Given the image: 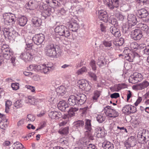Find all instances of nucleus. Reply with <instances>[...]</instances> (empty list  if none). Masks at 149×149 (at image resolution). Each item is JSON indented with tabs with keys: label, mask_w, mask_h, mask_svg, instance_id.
Segmentation results:
<instances>
[{
	"label": "nucleus",
	"mask_w": 149,
	"mask_h": 149,
	"mask_svg": "<svg viewBox=\"0 0 149 149\" xmlns=\"http://www.w3.org/2000/svg\"><path fill=\"white\" fill-rule=\"evenodd\" d=\"M56 33L60 36L67 38L70 35L68 29L65 26L60 25L57 26L54 29Z\"/></svg>",
	"instance_id": "nucleus-1"
},
{
	"label": "nucleus",
	"mask_w": 149,
	"mask_h": 149,
	"mask_svg": "<svg viewBox=\"0 0 149 149\" xmlns=\"http://www.w3.org/2000/svg\"><path fill=\"white\" fill-rule=\"evenodd\" d=\"M3 18L4 24L7 25H10L14 24L16 20L15 15L10 13L3 14Z\"/></svg>",
	"instance_id": "nucleus-2"
},
{
	"label": "nucleus",
	"mask_w": 149,
	"mask_h": 149,
	"mask_svg": "<svg viewBox=\"0 0 149 149\" xmlns=\"http://www.w3.org/2000/svg\"><path fill=\"white\" fill-rule=\"evenodd\" d=\"M85 129L86 130L85 132L86 136L93 139V137L92 134V128L91 123V120L89 119L85 120Z\"/></svg>",
	"instance_id": "nucleus-3"
},
{
	"label": "nucleus",
	"mask_w": 149,
	"mask_h": 149,
	"mask_svg": "<svg viewBox=\"0 0 149 149\" xmlns=\"http://www.w3.org/2000/svg\"><path fill=\"white\" fill-rule=\"evenodd\" d=\"M143 79V77L141 73L136 72L130 76L129 81L130 83L135 84L141 81Z\"/></svg>",
	"instance_id": "nucleus-4"
},
{
	"label": "nucleus",
	"mask_w": 149,
	"mask_h": 149,
	"mask_svg": "<svg viewBox=\"0 0 149 149\" xmlns=\"http://www.w3.org/2000/svg\"><path fill=\"white\" fill-rule=\"evenodd\" d=\"M79 86L82 90L89 91L91 89V87L88 82L85 80L81 79L78 82Z\"/></svg>",
	"instance_id": "nucleus-5"
},
{
	"label": "nucleus",
	"mask_w": 149,
	"mask_h": 149,
	"mask_svg": "<svg viewBox=\"0 0 149 149\" xmlns=\"http://www.w3.org/2000/svg\"><path fill=\"white\" fill-rule=\"evenodd\" d=\"M20 57L25 62H27L31 61L33 56L30 50H26L22 53Z\"/></svg>",
	"instance_id": "nucleus-6"
},
{
	"label": "nucleus",
	"mask_w": 149,
	"mask_h": 149,
	"mask_svg": "<svg viewBox=\"0 0 149 149\" xmlns=\"http://www.w3.org/2000/svg\"><path fill=\"white\" fill-rule=\"evenodd\" d=\"M104 112H106L108 116L110 117L115 118L119 115L118 113L116 110L111 108V107L107 106L104 108Z\"/></svg>",
	"instance_id": "nucleus-7"
},
{
	"label": "nucleus",
	"mask_w": 149,
	"mask_h": 149,
	"mask_svg": "<svg viewBox=\"0 0 149 149\" xmlns=\"http://www.w3.org/2000/svg\"><path fill=\"white\" fill-rule=\"evenodd\" d=\"M111 3L109 0H104V2L111 9H113L114 8H117L119 6V0H111Z\"/></svg>",
	"instance_id": "nucleus-8"
},
{
	"label": "nucleus",
	"mask_w": 149,
	"mask_h": 149,
	"mask_svg": "<svg viewBox=\"0 0 149 149\" xmlns=\"http://www.w3.org/2000/svg\"><path fill=\"white\" fill-rule=\"evenodd\" d=\"M44 40L45 36L41 33L36 35L32 38L34 43L38 45L41 44Z\"/></svg>",
	"instance_id": "nucleus-9"
},
{
	"label": "nucleus",
	"mask_w": 149,
	"mask_h": 149,
	"mask_svg": "<svg viewBox=\"0 0 149 149\" xmlns=\"http://www.w3.org/2000/svg\"><path fill=\"white\" fill-rule=\"evenodd\" d=\"M131 35L132 38L135 40H139L142 36V33L141 30L138 29L132 30Z\"/></svg>",
	"instance_id": "nucleus-10"
},
{
	"label": "nucleus",
	"mask_w": 149,
	"mask_h": 149,
	"mask_svg": "<svg viewBox=\"0 0 149 149\" xmlns=\"http://www.w3.org/2000/svg\"><path fill=\"white\" fill-rule=\"evenodd\" d=\"M3 31L4 36L6 37H7L9 39L11 38V37L13 36L15 32L11 27L4 28Z\"/></svg>",
	"instance_id": "nucleus-11"
},
{
	"label": "nucleus",
	"mask_w": 149,
	"mask_h": 149,
	"mask_svg": "<svg viewBox=\"0 0 149 149\" xmlns=\"http://www.w3.org/2000/svg\"><path fill=\"white\" fill-rule=\"evenodd\" d=\"M45 49L56 50L58 53H62V51L59 46L52 43L48 44L45 48Z\"/></svg>",
	"instance_id": "nucleus-12"
},
{
	"label": "nucleus",
	"mask_w": 149,
	"mask_h": 149,
	"mask_svg": "<svg viewBox=\"0 0 149 149\" xmlns=\"http://www.w3.org/2000/svg\"><path fill=\"white\" fill-rule=\"evenodd\" d=\"M46 54L49 57H57L59 56L61 53H58L56 50L45 49Z\"/></svg>",
	"instance_id": "nucleus-13"
},
{
	"label": "nucleus",
	"mask_w": 149,
	"mask_h": 149,
	"mask_svg": "<svg viewBox=\"0 0 149 149\" xmlns=\"http://www.w3.org/2000/svg\"><path fill=\"white\" fill-rule=\"evenodd\" d=\"M109 31L112 35L116 37H119L121 35L119 29L115 26L111 27L109 28Z\"/></svg>",
	"instance_id": "nucleus-14"
},
{
	"label": "nucleus",
	"mask_w": 149,
	"mask_h": 149,
	"mask_svg": "<svg viewBox=\"0 0 149 149\" xmlns=\"http://www.w3.org/2000/svg\"><path fill=\"white\" fill-rule=\"evenodd\" d=\"M109 31L112 35L116 37H119L121 35L119 29L115 26L111 27L109 28Z\"/></svg>",
	"instance_id": "nucleus-15"
},
{
	"label": "nucleus",
	"mask_w": 149,
	"mask_h": 149,
	"mask_svg": "<svg viewBox=\"0 0 149 149\" xmlns=\"http://www.w3.org/2000/svg\"><path fill=\"white\" fill-rule=\"evenodd\" d=\"M57 107L58 109L62 111H68V105L64 101H60L58 104Z\"/></svg>",
	"instance_id": "nucleus-16"
},
{
	"label": "nucleus",
	"mask_w": 149,
	"mask_h": 149,
	"mask_svg": "<svg viewBox=\"0 0 149 149\" xmlns=\"http://www.w3.org/2000/svg\"><path fill=\"white\" fill-rule=\"evenodd\" d=\"M127 19L129 25L131 26L135 25L137 22L136 16L132 14L128 15Z\"/></svg>",
	"instance_id": "nucleus-17"
},
{
	"label": "nucleus",
	"mask_w": 149,
	"mask_h": 149,
	"mask_svg": "<svg viewBox=\"0 0 149 149\" xmlns=\"http://www.w3.org/2000/svg\"><path fill=\"white\" fill-rule=\"evenodd\" d=\"M97 63L100 68H103L105 66L106 63L104 56H101L99 57L97 61Z\"/></svg>",
	"instance_id": "nucleus-18"
},
{
	"label": "nucleus",
	"mask_w": 149,
	"mask_h": 149,
	"mask_svg": "<svg viewBox=\"0 0 149 149\" xmlns=\"http://www.w3.org/2000/svg\"><path fill=\"white\" fill-rule=\"evenodd\" d=\"M68 103L71 106H74L77 104H78V100L76 96L73 95H70L68 100Z\"/></svg>",
	"instance_id": "nucleus-19"
},
{
	"label": "nucleus",
	"mask_w": 149,
	"mask_h": 149,
	"mask_svg": "<svg viewBox=\"0 0 149 149\" xmlns=\"http://www.w3.org/2000/svg\"><path fill=\"white\" fill-rule=\"evenodd\" d=\"M38 100L34 97L29 96L26 98V102L29 105H35L37 104Z\"/></svg>",
	"instance_id": "nucleus-20"
},
{
	"label": "nucleus",
	"mask_w": 149,
	"mask_h": 149,
	"mask_svg": "<svg viewBox=\"0 0 149 149\" xmlns=\"http://www.w3.org/2000/svg\"><path fill=\"white\" fill-rule=\"evenodd\" d=\"M49 116L51 118L56 119L60 118L62 116V114L60 112L56 111H51L49 113Z\"/></svg>",
	"instance_id": "nucleus-21"
},
{
	"label": "nucleus",
	"mask_w": 149,
	"mask_h": 149,
	"mask_svg": "<svg viewBox=\"0 0 149 149\" xmlns=\"http://www.w3.org/2000/svg\"><path fill=\"white\" fill-rule=\"evenodd\" d=\"M76 96L78 104H82L86 101V97L85 94H80L79 95H77Z\"/></svg>",
	"instance_id": "nucleus-22"
},
{
	"label": "nucleus",
	"mask_w": 149,
	"mask_h": 149,
	"mask_svg": "<svg viewBox=\"0 0 149 149\" xmlns=\"http://www.w3.org/2000/svg\"><path fill=\"white\" fill-rule=\"evenodd\" d=\"M148 15L147 11L145 9H141L138 11L137 15L139 18H145Z\"/></svg>",
	"instance_id": "nucleus-23"
},
{
	"label": "nucleus",
	"mask_w": 149,
	"mask_h": 149,
	"mask_svg": "<svg viewBox=\"0 0 149 149\" xmlns=\"http://www.w3.org/2000/svg\"><path fill=\"white\" fill-rule=\"evenodd\" d=\"M95 135L98 138H101L104 136V132L102 128L98 127L95 129Z\"/></svg>",
	"instance_id": "nucleus-24"
},
{
	"label": "nucleus",
	"mask_w": 149,
	"mask_h": 149,
	"mask_svg": "<svg viewBox=\"0 0 149 149\" xmlns=\"http://www.w3.org/2000/svg\"><path fill=\"white\" fill-rule=\"evenodd\" d=\"M138 27L147 34H149V27L146 24L140 23L138 25Z\"/></svg>",
	"instance_id": "nucleus-25"
},
{
	"label": "nucleus",
	"mask_w": 149,
	"mask_h": 149,
	"mask_svg": "<svg viewBox=\"0 0 149 149\" xmlns=\"http://www.w3.org/2000/svg\"><path fill=\"white\" fill-rule=\"evenodd\" d=\"M102 146L104 149H113V144L108 141H105L102 143Z\"/></svg>",
	"instance_id": "nucleus-26"
},
{
	"label": "nucleus",
	"mask_w": 149,
	"mask_h": 149,
	"mask_svg": "<svg viewBox=\"0 0 149 149\" xmlns=\"http://www.w3.org/2000/svg\"><path fill=\"white\" fill-rule=\"evenodd\" d=\"M149 82L146 81H144L137 86L138 90H142L148 86Z\"/></svg>",
	"instance_id": "nucleus-27"
},
{
	"label": "nucleus",
	"mask_w": 149,
	"mask_h": 149,
	"mask_svg": "<svg viewBox=\"0 0 149 149\" xmlns=\"http://www.w3.org/2000/svg\"><path fill=\"white\" fill-rule=\"evenodd\" d=\"M66 89L63 86H60L56 89V92L58 95H63L66 93Z\"/></svg>",
	"instance_id": "nucleus-28"
},
{
	"label": "nucleus",
	"mask_w": 149,
	"mask_h": 149,
	"mask_svg": "<svg viewBox=\"0 0 149 149\" xmlns=\"http://www.w3.org/2000/svg\"><path fill=\"white\" fill-rule=\"evenodd\" d=\"M32 22L35 26L38 27L40 25L42 21L37 17H34L32 19Z\"/></svg>",
	"instance_id": "nucleus-29"
},
{
	"label": "nucleus",
	"mask_w": 149,
	"mask_h": 149,
	"mask_svg": "<svg viewBox=\"0 0 149 149\" xmlns=\"http://www.w3.org/2000/svg\"><path fill=\"white\" fill-rule=\"evenodd\" d=\"M13 149H25L24 146L19 142L14 143L12 145Z\"/></svg>",
	"instance_id": "nucleus-30"
},
{
	"label": "nucleus",
	"mask_w": 149,
	"mask_h": 149,
	"mask_svg": "<svg viewBox=\"0 0 149 149\" xmlns=\"http://www.w3.org/2000/svg\"><path fill=\"white\" fill-rule=\"evenodd\" d=\"M7 119L3 118L0 122V127L1 128L5 130L6 127H7L8 124Z\"/></svg>",
	"instance_id": "nucleus-31"
},
{
	"label": "nucleus",
	"mask_w": 149,
	"mask_h": 149,
	"mask_svg": "<svg viewBox=\"0 0 149 149\" xmlns=\"http://www.w3.org/2000/svg\"><path fill=\"white\" fill-rule=\"evenodd\" d=\"M69 27V28L72 29V31L76 32L79 28V24L75 22H72L70 24Z\"/></svg>",
	"instance_id": "nucleus-32"
},
{
	"label": "nucleus",
	"mask_w": 149,
	"mask_h": 149,
	"mask_svg": "<svg viewBox=\"0 0 149 149\" xmlns=\"http://www.w3.org/2000/svg\"><path fill=\"white\" fill-rule=\"evenodd\" d=\"M18 20L19 25L21 26H25L27 22V19L26 17H22L19 18Z\"/></svg>",
	"instance_id": "nucleus-33"
},
{
	"label": "nucleus",
	"mask_w": 149,
	"mask_h": 149,
	"mask_svg": "<svg viewBox=\"0 0 149 149\" xmlns=\"http://www.w3.org/2000/svg\"><path fill=\"white\" fill-rule=\"evenodd\" d=\"M51 13V8H48L44 10L42 13V15L45 18L47 16H49Z\"/></svg>",
	"instance_id": "nucleus-34"
},
{
	"label": "nucleus",
	"mask_w": 149,
	"mask_h": 149,
	"mask_svg": "<svg viewBox=\"0 0 149 149\" xmlns=\"http://www.w3.org/2000/svg\"><path fill=\"white\" fill-rule=\"evenodd\" d=\"M125 59L130 62H133L134 59L132 53L126 54L125 55Z\"/></svg>",
	"instance_id": "nucleus-35"
},
{
	"label": "nucleus",
	"mask_w": 149,
	"mask_h": 149,
	"mask_svg": "<svg viewBox=\"0 0 149 149\" xmlns=\"http://www.w3.org/2000/svg\"><path fill=\"white\" fill-rule=\"evenodd\" d=\"M74 127L77 129H78L80 127H83L84 125V122L82 120H79L74 123Z\"/></svg>",
	"instance_id": "nucleus-36"
},
{
	"label": "nucleus",
	"mask_w": 149,
	"mask_h": 149,
	"mask_svg": "<svg viewBox=\"0 0 149 149\" xmlns=\"http://www.w3.org/2000/svg\"><path fill=\"white\" fill-rule=\"evenodd\" d=\"M141 134H142V136L143 137L144 139H146L147 141L149 140V131L143 129Z\"/></svg>",
	"instance_id": "nucleus-37"
},
{
	"label": "nucleus",
	"mask_w": 149,
	"mask_h": 149,
	"mask_svg": "<svg viewBox=\"0 0 149 149\" xmlns=\"http://www.w3.org/2000/svg\"><path fill=\"white\" fill-rule=\"evenodd\" d=\"M127 142L132 146V147L134 146L136 144V141L133 136H131L128 139Z\"/></svg>",
	"instance_id": "nucleus-38"
},
{
	"label": "nucleus",
	"mask_w": 149,
	"mask_h": 149,
	"mask_svg": "<svg viewBox=\"0 0 149 149\" xmlns=\"http://www.w3.org/2000/svg\"><path fill=\"white\" fill-rule=\"evenodd\" d=\"M34 1H30L28 3V5L29 7V9L30 10H34L37 7V5L36 4Z\"/></svg>",
	"instance_id": "nucleus-39"
},
{
	"label": "nucleus",
	"mask_w": 149,
	"mask_h": 149,
	"mask_svg": "<svg viewBox=\"0 0 149 149\" xmlns=\"http://www.w3.org/2000/svg\"><path fill=\"white\" fill-rule=\"evenodd\" d=\"M114 14L117 19L120 20H122L124 19V16L121 13L119 12L117 10H116L114 12Z\"/></svg>",
	"instance_id": "nucleus-40"
},
{
	"label": "nucleus",
	"mask_w": 149,
	"mask_h": 149,
	"mask_svg": "<svg viewBox=\"0 0 149 149\" xmlns=\"http://www.w3.org/2000/svg\"><path fill=\"white\" fill-rule=\"evenodd\" d=\"M78 110V109L74 107H72L70 109H68V113L70 117H72L74 115L75 112L77 111Z\"/></svg>",
	"instance_id": "nucleus-41"
},
{
	"label": "nucleus",
	"mask_w": 149,
	"mask_h": 149,
	"mask_svg": "<svg viewBox=\"0 0 149 149\" xmlns=\"http://www.w3.org/2000/svg\"><path fill=\"white\" fill-rule=\"evenodd\" d=\"M22 102L21 100H18L16 101L14 103V109H17L22 107Z\"/></svg>",
	"instance_id": "nucleus-42"
},
{
	"label": "nucleus",
	"mask_w": 149,
	"mask_h": 149,
	"mask_svg": "<svg viewBox=\"0 0 149 149\" xmlns=\"http://www.w3.org/2000/svg\"><path fill=\"white\" fill-rule=\"evenodd\" d=\"M104 15V18H107L108 16L107 12L104 10H100L99 11V17L100 19H102L103 18L102 17Z\"/></svg>",
	"instance_id": "nucleus-43"
},
{
	"label": "nucleus",
	"mask_w": 149,
	"mask_h": 149,
	"mask_svg": "<svg viewBox=\"0 0 149 149\" xmlns=\"http://www.w3.org/2000/svg\"><path fill=\"white\" fill-rule=\"evenodd\" d=\"M12 104V102L10 100H8L6 102L5 112L6 113H8L10 109V107Z\"/></svg>",
	"instance_id": "nucleus-44"
},
{
	"label": "nucleus",
	"mask_w": 149,
	"mask_h": 149,
	"mask_svg": "<svg viewBox=\"0 0 149 149\" xmlns=\"http://www.w3.org/2000/svg\"><path fill=\"white\" fill-rule=\"evenodd\" d=\"M131 49L134 51L136 50L139 47L138 44L136 42H132L130 44Z\"/></svg>",
	"instance_id": "nucleus-45"
},
{
	"label": "nucleus",
	"mask_w": 149,
	"mask_h": 149,
	"mask_svg": "<svg viewBox=\"0 0 149 149\" xmlns=\"http://www.w3.org/2000/svg\"><path fill=\"white\" fill-rule=\"evenodd\" d=\"M96 119L97 121L99 123H102L105 119V117L103 116L102 114L100 115H97L96 117Z\"/></svg>",
	"instance_id": "nucleus-46"
},
{
	"label": "nucleus",
	"mask_w": 149,
	"mask_h": 149,
	"mask_svg": "<svg viewBox=\"0 0 149 149\" xmlns=\"http://www.w3.org/2000/svg\"><path fill=\"white\" fill-rule=\"evenodd\" d=\"M87 69L86 67H83L77 71L76 74L79 75L82 74L84 72H87Z\"/></svg>",
	"instance_id": "nucleus-47"
},
{
	"label": "nucleus",
	"mask_w": 149,
	"mask_h": 149,
	"mask_svg": "<svg viewBox=\"0 0 149 149\" xmlns=\"http://www.w3.org/2000/svg\"><path fill=\"white\" fill-rule=\"evenodd\" d=\"M69 127H66L63 129H60L59 131V132L61 134H67L68 133Z\"/></svg>",
	"instance_id": "nucleus-48"
},
{
	"label": "nucleus",
	"mask_w": 149,
	"mask_h": 149,
	"mask_svg": "<svg viewBox=\"0 0 149 149\" xmlns=\"http://www.w3.org/2000/svg\"><path fill=\"white\" fill-rule=\"evenodd\" d=\"M130 105H125L123 109L122 110L125 113L127 114H130Z\"/></svg>",
	"instance_id": "nucleus-49"
},
{
	"label": "nucleus",
	"mask_w": 149,
	"mask_h": 149,
	"mask_svg": "<svg viewBox=\"0 0 149 149\" xmlns=\"http://www.w3.org/2000/svg\"><path fill=\"white\" fill-rule=\"evenodd\" d=\"M60 143L62 145H65L68 146L69 145L68 140L64 138H62L60 140Z\"/></svg>",
	"instance_id": "nucleus-50"
},
{
	"label": "nucleus",
	"mask_w": 149,
	"mask_h": 149,
	"mask_svg": "<svg viewBox=\"0 0 149 149\" xmlns=\"http://www.w3.org/2000/svg\"><path fill=\"white\" fill-rule=\"evenodd\" d=\"M35 119V118L33 115L31 114H29L27 115L26 120L28 122H30L31 121H33Z\"/></svg>",
	"instance_id": "nucleus-51"
},
{
	"label": "nucleus",
	"mask_w": 149,
	"mask_h": 149,
	"mask_svg": "<svg viewBox=\"0 0 149 149\" xmlns=\"http://www.w3.org/2000/svg\"><path fill=\"white\" fill-rule=\"evenodd\" d=\"M52 69V67H47L44 65L43 68L41 70H42L43 72L45 73H47L48 72L51 70Z\"/></svg>",
	"instance_id": "nucleus-52"
},
{
	"label": "nucleus",
	"mask_w": 149,
	"mask_h": 149,
	"mask_svg": "<svg viewBox=\"0 0 149 149\" xmlns=\"http://www.w3.org/2000/svg\"><path fill=\"white\" fill-rule=\"evenodd\" d=\"M100 91H95L94 92V95L93 97V100H96L97 98L100 96Z\"/></svg>",
	"instance_id": "nucleus-53"
},
{
	"label": "nucleus",
	"mask_w": 149,
	"mask_h": 149,
	"mask_svg": "<svg viewBox=\"0 0 149 149\" xmlns=\"http://www.w3.org/2000/svg\"><path fill=\"white\" fill-rule=\"evenodd\" d=\"M124 43V39L123 38H120L119 40L116 42V46H120L122 45Z\"/></svg>",
	"instance_id": "nucleus-54"
},
{
	"label": "nucleus",
	"mask_w": 149,
	"mask_h": 149,
	"mask_svg": "<svg viewBox=\"0 0 149 149\" xmlns=\"http://www.w3.org/2000/svg\"><path fill=\"white\" fill-rule=\"evenodd\" d=\"M109 22L110 23L112 24L113 26L117 25L118 24V22L116 19L113 18H112L110 19L109 20Z\"/></svg>",
	"instance_id": "nucleus-55"
},
{
	"label": "nucleus",
	"mask_w": 149,
	"mask_h": 149,
	"mask_svg": "<svg viewBox=\"0 0 149 149\" xmlns=\"http://www.w3.org/2000/svg\"><path fill=\"white\" fill-rule=\"evenodd\" d=\"M3 57L7 59H9L10 58V56H12L13 53L12 52H9V53H6L3 54Z\"/></svg>",
	"instance_id": "nucleus-56"
},
{
	"label": "nucleus",
	"mask_w": 149,
	"mask_h": 149,
	"mask_svg": "<svg viewBox=\"0 0 149 149\" xmlns=\"http://www.w3.org/2000/svg\"><path fill=\"white\" fill-rule=\"evenodd\" d=\"M88 74L89 77H91L93 80L96 81L97 80V77L94 73L90 72H89Z\"/></svg>",
	"instance_id": "nucleus-57"
},
{
	"label": "nucleus",
	"mask_w": 149,
	"mask_h": 149,
	"mask_svg": "<svg viewBox=\"0 0 149 149\" xmlns=\"http://www.w3.org/2000/svg\"><path fill=\"white\" fill-rule=\"evenodd\" d=\"M90 65L92 67V69L93 70L96 69V65L95 61L94 60L91 61L90 63Z\"/></svg>",
	"instance_id": "nucleus-58"
},
{
	"label": "nucleus",
	"mask_w": 149,
	"mask_h": 149,
	"mask_svg": "<svg viewBox=\"0 0 149 149\" xmlns=\"http://www.w3.org/2000/svg\"><path fill=\"white\" fill-rule=\"evenodd\" d=\"M113 88L115 91L118 92L122 89V86L120 84L116 85H114Z\"/></svg>",
	"instance_id": "nucleus-59"
},
{
	"label": "nucleus",
	"mask_w": 149,
	"mask_h": 149,
	"mask_svg": "<svg viewBox=\"0 0 149 149\" xmlns=\"http://www.w3.org/2000/svg\"><path fill=\"white\" fill-rule=\"evenodd\" d=\"M103 44L105 47H110L111 46V43L110 41L104 40L103 41Z\"/></svg>",
	"instance_id": "nucleus-60"
},
{
	"label": "nucleus",
	"mask_w": 149,
	"mask_h": 149,
	"mask_svg": "<svg viewBox=\"0 0 149 149\" xmlns=\"http://www.w3.org/2000/svg\"><path fill=\"white\" fill-rule=\"evenodd\" d=\"M19 84L18 83H12L11 84V86L13 88V89L14 90H16L18 89L19 88Z\"/></svg>",
	"instance_id": "nucleus-61"
},
{
	"label": "nucleus",
	"mask_w": 149,
	"mask_h": 149,
	"mask_svg": "<svg viewBox=\"0 0 149 149\" xmlns=\"http://www.w3.org/2000/svg\"><path fill=\"white\" fill-rule=\"evenodd\" d=\"M43 67L44 65H37L35 64L34 70H42Z\"/></svg>",
	"instance_id": "nucleus-62"
},
{
	"label": "nucleus",
	"mask_w": 149,
	"mask_h": 149,
	"mask_svg": "<svg viewBox=\"0 0 149 149\" xmlns=\"http://www.w3.org/2000/svg\"><path fill=\"white\" fill-rule=\"evenodd\" d=\"M130 108L129 112L130 114L134 113L136 111V108L134 106L130 105Z\"/></svg>",
	"instance_id": "nucleus-63"
},
{
	"label": "nucleus",
	"mask_w": 149,
	"mask_h": 149,
	"mask_svg": "<svg viewBox=\"0 0 149 149\" xmlns=\"http://www.w3.org/2000/svg\"><path fill=\"white\" fill-rule=\"evenodd\" d=\"M27 47L26 48V50H30L33 48V44H26Z\"/></svg>",
	"instance_id": "nucleus-64"
}]
</instances>
